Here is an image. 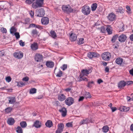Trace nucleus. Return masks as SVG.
I'll use <instances>...</instances> for the list:
<instances>
[{"mask_svg":"<svg viewBox=\"0 0 133 133\" xmlns=\"http://www.w3.org/2000/svg\"><path fill=\"white\" fill-rule=\"evenodd\" d=\"M43 57L42 55L37 54L35 56V59L37 62H41L42 60Z\"/></svg>","mask_w":133,"mask_h":133,"instance_id":"obj_10","label":"nucleus"},{"mask_svg":"<svg viewBox=\"0 0 133 133\" xmlns=\"http://www.w3.org/2000/svg\"><path fill=\"white\" fill-rule=\"evenodd\" d=\"M85 96L86 98H90L91 97L90 93L87 92H85Z\"/></svg>","mask_w":133,"mask_h":133,"instance_id":"obj_36","label":"nucleus"},{"mask_svg":"<svg viewBox=\"0 0 133 133\" xmlns=\"http://www.w3.org/2000/svg\"><path fill=\"white\" fill-rule=\"evenodd\" d=\"M62 9L63 11L67 13L71 12L73 11V9L69 5H63Z\"/></svg>","mask_w":133,"mask_h":133,"instance_id":"obj_4","label":"nucleus"},{"mask_svg":"<svg viewBox=\"0 0 133 133\" xmlns=\"http://www.w3.org/2000/svg\"><path fill=\"white\" fill-rule=\"evenodd\" d=\"M63 131V130H62L57 128V130L56 131V133H61Z\"/></svg>","mask_w":133,"mask_h":133,"instance_id":"obj_54","label":"nucleus"},{"mask_svg":"<svg viewBox=\"0 0 133 133\" xmlns=\"http://www.w3.org/2000/svg\"><path fill=\"white\" fill-rule=\"evenodd\" d=\"M91 70L90 69H83L81 71V73L83 75L87 76V75L91 73Z\"/></svg>","mask_w":133,"mask_h":133,"instance_id":"obj_13","label":"nucleus"},{"mask_svg":"<svg viewBox=\"0 0 133 133\" xmlns=\"http://www.w3.org/2000/svg\"><path fill=\"white\" fill-rule=\"evenodd\" d=\"M29 79V78L28 77H24L23 79V80L24 81H28Z\"/></svg>","mask_w":133,"mask_h":133,"instance_id":"obj_59","label":"nucleus"},{"mask_svg":"<svg viewBox=\"0 0 133 133\" xmlns=\"http://www.w3.org/2000/svg\"><path fill=\"white\" fill-rule=\"evenodd\" d=\"M125 85V82L124 81H120L118 84V87L120 89H121L124 87Z\"/></svg>","mask_w":133,"mask_h":133,"instance_id":"obj_17","label":"nucleus"},{"mask_svg":"<svg viewBox=\"0 0 133 133\" xmlns=\"http://www.w3.org/2000/svg\"><path fill=\"white\" fill-rule=\"evenodd\" d=\"M5 80L6 82H9L11 81V78L10 76H7L6 77Z\"/></svg>","mask_w":133,"mask_h":133,"instance_id":"obj_48","label":"nucleus"},{"mask_svg":"<svg viewBox=\"0 0 133 133\" xmlns=\"http://www.w3.org/2000/svg\"><path fill=\"white\" fill-rule=\"evenodd\" d=\"M109 68L108 66H107L105 67V72H108L109 71Z\"/></svg>","mask_w":133,"mask_h":133,"instance_id":"obj_62","label":"nucleus"},{"mask_svg":"<svg viewBox=\"0 0 133 133\" xmlns=\"http://www.w3.org/2000/svg\"><path fill=\"white\" fill-rule=\"evenodd\" d=\"M123 59L121 58H117L116 60V63L118 65L121 64L123 62Z\"/></svg>","mask_w":133,"mask_h":133,"instance_id":"obj_22","label":"nucleus"},{"mask_svg":"<svg viewBox=\"0 0 133 133\" xmlns=\"http://www.w3.org/2000/svg\"><path fill=\"white\" fill-rule=\"evenodd\" d=\"M101 32L102 33H105L106 31V29L104 26H102L100 29Z\"/></svg>","mask_w":133,"mask_h":133,"instance_id":"obj_42","label":"nucleus"},{"mask_svg":"<svg viewBox=\"0 0 133 133\" xmlns=\"http://www.w3.org/2000/svg\"><path fill=\"white\" fill-rule=\"evenodd\" d=\"M59 111L61 113L63 117H65L66 115L67 110L66 109L63 107L59 110Z\"/></svg>","mask_w":133,"mask_h":133,"instance_id":"obj_12","label":"nucleus"},{"mask_svg":"<svg viewBox=\"0 0 133 133\" xmlns=\"http://www.w3.org/2000/svg\"><path fill=\"white\" fill-rule=\"evenodd\" d=\"M41 122L38 120H36L34 123L33 126H34L36 128H39L41 127Z\"/></svg>","mask_w":133,"mask_h":133,"instance_id":"obj_14","label":"nucleus"},{"mask_svg":"<svg viewBox=\"0 0 133 133\" xmlns=\"http://www.w3.org/2000/svg\"><path fill=\"white\" fill-rule=\"evenodd\" d=\"M111 57V54L108 52H105L102 55V58L106 61H109Z\"/></svg>","mask_w":133,"mask_h":133,"instance_id":"obj_2","label":"nucleus"},{"mask_svg":"<svg viewBox=\"0 0 133 133\" xmlns=\"http://www.w3.org/2000/svg\"><path fill=\"white\" fill-rule=\"evenodd\" d=\"M14 35L16 39H18L20 38V36L19 32H15L14 34Z\"/></svg>","mask_w":133,"mask_h":133,"instance_id":"obj_46","label":"nucleus"},{"mask_svg":"<svg viewBox=\"0 0 133 133\" xmlns=\"http://www.w3.org/2000/svg\"><path fill=\"white\" fill-rule=\"evenodd\" d=\"M36 89L35 88H33L30 89L29 93L31 94H33L36 93Z\"/></svg>","mask_w":133,"mask_h":133,"instance_id":"obj_33","label":"nucleus"},{"mask_svg":"<svg viewBox=\"0 0 133 133\" xmlns=\"http://www.w3.org/2000/svg\"><path fill=\"white\" fill-rule=\"evenodd\" d=\"M57 128L63 130L64 128V124L62 123H60L58 124L57 125Z\"/></svg>","mask_w":133,"mask_h":133,"instance_id":"obj_25","label":"nucleus"},{"mask_svg":"<svg viewBox=\"0 0 133 133\" xmlns=\"http://www.w3.org/2000/svg\"><path fill=\"white\" fill-rule=\"evenodd\" d=\"M118 37V35H116L114 36H113L111 39V41L113 42H115V40Z\"/></svg>","mask_w":133,"mask_h":133,"instance_id":"obj_38","label":"nucleus"},{"mask_svg":"<svg viewBox=\"0 0 133 133\" xmlns=\"http://www.w3.org/2000/svg\"><path fill=\"white\" fill-rule=\"evenodd\" d=\"M84 98V97L83 96H81L79 97V98L78 99V101L80 102L82 101Z\"/></svg>","mask_w":133,"mask_h":133,"instance_id":"obj_57","label":"nucleus"},{"mask_svg":"<svg viewBox=\"0 0 133 133\" xmlns=\"http://www.w3.org/2000/svg\"><path fill=\"white\" fill-rule=\"evenodd\" d=\"M14 57L18 59H21L23 56V53L20 51H18L15 52L13 54Z\"/></svg>","mask_w":133,"mask_h":133,"instance_id":"obj_6","label":"nucleus"},{"mask_svg":"<svg viewBox=\"0 0 133 133\" xmlns=\"http://www.w3.org/2000/svg\"><path fill=\"white\" fill-rule=\"evenodd\" d=\"M9 103L10 104H13L15 102L16 99L15 97H11L9 98Z\"/></svg>","mask_w":133,"mask_h":133,"instance_id":"obj_26","label":"nucleus"},{"mask_svg":"<svg viewBox=\"0 0 133 133\" xmlns=\"http://www.w3.org/2000/svg\"><path fill=\"white\" fill-rule=\"evenodd\" d=\"M71 90V88H67L64 89V90L66 92H69Z\"/></svg>","mask_w":133,"mask_h":133,"instance_id":"obj_63","label":"nucleus"},{"mask_svg":"<svg viewBox=\"0 0 133 133\" xmlns=\"http://www.w3.org/2000/svg\"><path fill=\"white\" fill-rule=\"evenodd\" d=\"M42 24L44 25L48 24L49 23V19L47 17H43L42 18L41 20Z\"/></svg>","mask_w":133,"mask_h":133,"instance_id":"obj_9","label":"nucleus"},{"mask_svg":"<svg viewBox=\"0 0 133 133\" xmlns=\"http://www.w3.org/2000/svg\"><path fill=\"white\" fill-rule=\"evenodd\" d=\"M93 55V57H98L99 56V55L97 53L92 52Z\"/></svg>","mask_w":133,"mask_h":133,"instance_id":"obj_52","label":"nucleus"},{"mask_svg":"<svg viewBox=\"0 0 133 133\" xmlns=\"http://www.w3.org/2000/svg\"><path fill=\"white\" fill-rule=\"evenodd\" d=\"M29 14L31 17H33L34 15V12L32 10L30 11L29 12Z\"/></svg>","mask_w":133,"mask_h":133,"instance_id":"obj_56","label":"nucleus"},{"mask_svg":"<svg viewBox=\"0 0 133 133\" xmlns=\"http://www.w3.org/2000/svg\"><path fill=\"white\" fill-rule=\"evenodd\" d=\"M66 126L68 127H72L73 125L72 122H68L66 124Z\"/></svg>","mask_w":133,"mask_h":133,"instance_id":"obj_47","label":"nucleus"},{"mask_svg":"<svg viewBox=\"0 0 133 133\" xmlns=\"http://www.w3.org/2000/svg\"><path fill=\"white\" fill-rule=\"evenodd\" d=\"M129 71L130 74L132 76H133V68L130 70Z\"/></svg>","mask_w":133,"mask_h":133,"instance_id":"obj_61","label":"nucleus"},{"mask_svg":"<svg viewBox=\"0 0 133 133\" xmlns=\"http://www.w3.org/2000/svg\"><path fill=\"white\" fill-rule=\"evenodd\" d=\"M103 82V81L101 79H98L97 81V82L98 84H100L101 83Z\"/></svg>","mask_w":133,"mask_h":133,"instance_id":"obj_58","label":"nucleus"},{"mask_svg":"<svg viewBox=\"0 0 133 133\" xmlns=\"http://www.w3.org/2000/svg\"><path fill=\"white\" fill-rule=\"evenodd\" d=\"M77 38V35L74 33H71L70 35V39L71 41H75Z\"/></svg>","mask_w":133,"mask_h":133,"instance_id":"obj_16","label":"nucleus"},{"mask_svg":"<svg viewBox=\"0 0 133 133\" xmlns=\"http://www.w3.org/2000/svg\"><path fill=\"white\" fill-rule=\"evenodd\" d=\"M103 131L104 132H107L109 130V127L106 125L104 127L102 128Z\"/></svg>","mask_w":133,"mask_h":133,"instance_id":"obj_30","label":"nucleus"},{"mask_svg":"<svg viewBox=\"0 0 133 133\" xmlns=\"http://www.w3.org/2000/svg\"><path fill=\"white\" fill-rule=\"evenodd\" d=\"M124 10L121 7H119L117 10V11L118 12H119L121 13H123Z\"/></svg>","mask_w":133,"mask_h":133,"instance_id":"obj_43","label":"nucleus"},{"mask_svg":"<svg viewBox=\"0 0 133 133\" xmlns=\"http://www.w3.org/2000/svg\"><path fill=\"white\" fill-rule=\"evenodd\" d=\"M1 32L3 33H6L7 30L6 28L3 27L1 29Z\"/></svg>","mask_w":133,"mask_h":133,"instance_id":"obj_44","label":"nucleus"},{"mask_svg":"<svg viewBox=\"0 0 133 133\" xmlns=\"http://www.w3.org/2000/svg\"><path fill=\"white\" fill-rule=\"evenodd\" d=\"M106 31L108 34L110 35L112 34V29L110 25H107L106 28Z\"/></svg>","mask_w":133,"mask_h":133,"instance_id":"obj_21","label":"nucleus"},{"mask_svg":"<svg viewBox=\"0 0 133 133\" xmlns=\"http://www.w3.org/2000/svg\"><path fill=\"white\" fill-rule=\"evenodd\" d=\"M129 107H121L120 108V110L122 111H128L129 110Z\"/></svg>","mask_w":133,"mask_h":133,"instance_id":"obj_29","label":"nucleus"},{"mask_svg":"<svg viewBox=\"0 0 133 133\" xmlns=\"http://www.w3.org/2000/svg\"><path fill=\"white\" fill-rule=\"evenodd\" d=\"M130 130L133 132V124H132L130 126Z\"/></svg>","mask_w":133,"mask_h":133,"instance_id":"obj_64","label":"nucleus"},{"mask_svg":"<svg viewBox=\"0 0 133 133\" xmlns=\"http://www.w3.org/2000/svg\"><path fill=\"white\" fill-rule=\"evenodd\" d=\"M37 16L39 17L43 16L45 14V11L43 9L41 8L39 9L37 12Z\"/></svg>","mask_w":133,"mask_h":133,"instance_id":"obj_7","label":"nucleus"},{"mask_svg":"<svg viewBox=\"0 0 133 133\" xmlns=\"http://www.w3.org/2000/svg\"><path fill=\"white\" fill-rule=\"evenodd\" d=\"M25 85L22 82H17V86L19 87H22Z\"/></svg>","mask_w":133,"mask_h":133,"instance_id":"obj_40","label":"nucleus"},{"mask_svg":"<svg viewBox=\"0 0 133 133\" xmlns=\"http://www.w3.org/2000/svg\"><path fill=\"white\" fill-rule=\"evenodd\" d=\"M92 52H90L88 54L87 56L90 58H92L93 57Z\"/></svg>","mask_w":133,"mask_h":133,"instance_id":"obj_45","label":"nucleus"},{"mask_svg":"<svg viewBox=\"0 0 133 133\" xmlns=\"http://www.w3.org/2000/svg\"><path fill=\"white\" fill-rule=\"evenodd\" d=\"M126 85H129L133 83V82L132 81H127L125 82Z\"/></svg>","mask_w":133,"mask_h":133,"instance_id":"obj_51","label":"nucleus"},{"mask_svg":"<svg viewBox=\"0 0 133 133\" xmlns=\"http://www.w3.org/2000/svg\"><path fill=\"white\" fill-rule=\"evenodd\" d=\"M87 120L83 119L82 121L79 123L81 125L83 124H87Z\"/></svg>","mask_w":133,"mask_h":133,"instance_id":"obj_49","label":"nucleus"},{"mask_svg":"<svg viewBox=\"0 0 133 133\" xmlns=\"http://www.w3.org/2000/svg\"><path fill=\"white\" fill-rule=\"evenodd\" d=\"M54 63L52 61H47L46 65L49 68H52L54 66Z\"/></svg>","mask_w":133,"mask_h":133,"instance_id":"obj_20","label":"nucleus"},{"mask_svg":"<svg viewBox=\"0 0 133 133\" xmlns=\"http://www.w3.org/2000/svg\"><path fill=\"white\" fill-rule=\"evenodd\" d=\"M38 32L36 29H34L32 30V35H37L38 34Z\"/></svg>","mask_w":133,"mask_h":133,"instance_id":"obj_41","label":"nucleus"},{"mask_svg":"<svg viewBox=\"0 0 133 133\" xmlns=\"http://www.w3.org/2000/svg\"><path fill=\"white\" fill-rule=\"evenodd\" d=\"M20 125L21 127L23 128L26 127L27 124L26 122L25 121H22L20 122Z\"/></svg>","mask_w":133,"mask_h":133,"instance_id":"obj_27","label":"nucleus"},{"mask_svg":"<svg viewBox=\"0 0 133 133\" xmlns=\"http://www.w3.org/2000/svg\"><path fill=\"white\" fill-rule=\"evenodd\" d=\"M127 37L124 34H122L121 35L118 37L119 41L121 42H124L126 39Z\"/></svg>","mask_w":133,"mask_h":133,"instance_id":"obj_8","label":"nucleus"},{"mask_svg":"<svg viewBox=\"0 0 133 133\" xmlns=\"http://www.w3.org/2000/svg\"><path fill=\"white\" fill-rule=\"evenodd\" d=\"M15 122V121L14 119L12 118H9L8 119L7 123L9 125H13L14 123Z\"/></svg>","mask_w":133,"mask_h":133,"instance_id":"obj_15","label":"nucleus"},{"mask_svg":"<svg viewBox=\"0 0 133 133\" xmlns=\"http://www.w3.org/2000/svg\"><path fill=\"white\" fill-rule=\"evenodd\" d=\"M44 0H36L35 2L33 3L32 4V7L36 9L42 7L44 4Z\"/></svg>","mask_w":133,"mask_h":133,"instance_id":"obj_1","label":"nucleus"},{"mask_svg":"<svg viewBox=\"0 0 133 133\" xmlns=\"http://www.w3.org/2000/svg\"><path fill=\"white\" fill-rule=\"evenodd\" d=\"M108 18L110 21H113L116 19V16L114 14L111 13L109 15Z\"/></svg>","mask_w":133,"mask_h":133,"instance_id":"obj_11","label":"nucleus"},{"mask_svg":"<svg viewBox=\"0 0 133 133\" xmlns=\"http://www.w3.org/2000/svg\"><path fill=\"white\" fill-rule=\"evenodd\" d=\"M84 39L83 38H81L79 39V40L77 41V43L78 44H81L84 43Z\"/></svg>","mask_w":133,"mask_h":133,"instance_id":"obj_34","label":"nucleus"},{"mask_svg":"<svg viewBox=\"0 0 133 133\" xmlns=\"http://www.w3.org/2000/svg\"><path fill=\"white\" fill-rule=\"evenodd\" d=\"M35 0H26L25 2L28 4H31L33 3Z\"/></svg>","mask_w":133,"mask_h":133,"instance_id":"obj_50","label":"nucleus"},{"mask_svg":"<svg viewBox=\"0 0 133 133\" xmlns=\"http://www.w3.org/2000/svg\"><path fill=\"white\" fill-rule=\"evenodd\" d=\"M112 112L115 111L117 109V108L116 107H112L111 108Z\"/></svg>","mask_w":133,"mask_h":133,"instance_id":"obj_60","label":"nucleus"},{"mask_svg":"<svg viewBox=\"0 0 133 133\" xmlns=\"http://www.w3.org/2000/svg\"><path fill=\"white\" fill-rule=\"evenodd\" d=\"M19 43L20 46H24L25 45V43L24 42H23L22 40H21L19 41Z\"/></svg>","mask_w":133,"mask_h":133,"instance_id":"obj_53","label":"nucleus"},{"mask_svg":"<svg viewBox=\"0 0 133 133\" xmlns=\"http://www.w3.org/2000/svg\"><path fill=\"white\" fill-rule=\"evenodd\" d=\"M16 31V30L14 26L11 27L10 29V32L11 34H12Z\"/></svg>","mask_w":133,"mask_h":133,"instance_id":"obj_31","label":"nucleus"},{"mask_svg":"<svg viewBox=\"0 0 133 133\" xmlns=\"http://www.w3.org/2000/svg\"><path fill=\"white\" fill-rule=\"evenodd\" d=\"M16 131L17 133H23V130L21 128L19 127H18L16 128Z\"/></svg>","mask_w":133,"mask_h":133,"instance_id":"obj_28","label":"nucleus"},{"mask_svg":"<svg viewBox=\"0 0 133 133\" xmlns=\"http://www.w3.org/2000/svg\"><path fill=\"white\" fill-rule=\"evenodd\" d=\"M67 68V65L66 64H64L61 67V68L63 70H65Z\"/></svg>","mask_w":133,"mask_h":133,"instance_id":"obj_55","label":"nucleus"},{"mask_svg":"<svg viewBox=\"0 0 133 133\" xmlns=\"http://www.w3.org/2000/svg\"><path fill=\"white\" fill-rule=\"evenodd\" d=\"M12 110V108L10 107L7 108L5 109V111L7 113L10 112Z\"/></svg>","mask_w":133,"mask_h":133,"instance_id":"obj_35","label":"nucleus"},{"mask_svg":"<svg viewBox=\"0 0 133 133\" xmlns=\"http://www.w3.org/2000/svg\"><path fill=\"white\" fill-rule=\"evenodd\" d=\"M97 7V4L96 3L93 4L91 6V9L92 11H94L96 10Z\"/></svg>","mask_w":133,"mask_h":133,"instance_id":"obj_24","label":"nucleus"},{"mask_svg":"<svg viewBox=\"0 0 133 133\" xmlns=\"http://www.w3.org/2000/svg\"><path fill=\"white\" fill-rule=\"evenodd\" d=\"M62 71L60 70H59L56 76L58 77H60L62 76Z\"/></svg>","mask_w":133,"mask_h":133,"instance_id":"obj_39","label":"nucleus"},{"mask_svg":"<svg viewBox=\"0 0 133 133\" xmlns=\"http://www.w3.org/2000/svg\"><path fill=\"white\" fill-rule=\"evenodd\" d=\"M46 125L49 128H50L53 126V123L50 120H48L45 123Z\"/></svg>","mask_w":133,"mask_h":133,"instance_id":"obj_23","label":"nucleus"},{"mask_svg":"<svg viewBox=\"0 0 133 133\" xmlns=\"http://www.w3.org/2000/svg\"><path fill=\"white\" fill-rule=\"evenodd\" d=\"M51 36L53 38H55L57 37L56 33L54 31H51L50 32Z\"/></svg>","mask_w":133,"mask_h":133,"instance_id":"obj_32","label":"nucleus"},{"mask_svg":"<svg viewBox=\"0 0 133 133\" xmlns=\"http://www.w3.org/2000/svg\"><path fill=\"white\" fill-rule=\"evenodd\" d=\"M58 98L59 101H63L65 99L66 97L63 94H62L58 95Z\"/></svg>","mask_w":133,"mask_h":133,"instance_id":"obj_19","label":"nucleus"},{"mask_svg":"<svg viewBox=\"0 0 133 133\" xmlns=\"http://www.w3.org/2000/svg\"><path fill=\"white\" fill-rule=\"evenodd\" d=\"M31 49L33 50H36L38 48V45L36 43H34L31 44Z\"/></svg>","mask_w":133,"mask_h":133,"instance_id":"obj_18","label":"nucleus"},{"mask_svg":"<svg viewBox=\"0 0 133 133\" xmlns=\"http://www.w3.org/2000/svg\"><path fill=\"white\" fill-rule=\"evenodd\" d=\"M65 103L66 105L70 106L74 103V99L71 97L67 98L65 101Z\"/></svg>","mask_w":133,"mask_h":133,"instance_id":"obj_5","label":"nucleus"},{"mask_svg":"<svg viewBox=\"0 0 133 133\" xmlns=\"http://www.w3.org/2000/svg\"><path fill=\"white\" fill-rule=\"evenodd\" d=\"M94 84V82L93 81L88 82V85L87 86L89 88H91L92 87V85Z\"/></svg>","mask_w":133,"mask_h":133,"instance_id":"obj_37","label":"nucleus"},{"mask_svg":"<svg viewBox=\"0 0 133 133\" xmlns=\"http://www.w3.org/2000/svg\"><path fill=\"white\" fill-rule=\"evenodd\" d=\"M90 9L88 6L85 5L83 6L82 9V12L84 15H88L90 14Z\"/></svg>","mask_w":133,"mask_h":133,"instance_id":"obj_3","label":"nucleus"}]
</instances>
